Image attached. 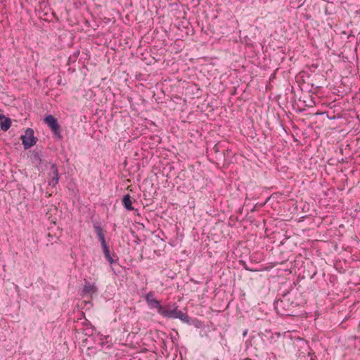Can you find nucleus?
I'll use <instances>...</instances> for the list:
<instances>
[{
    "instance_id": "obj_1",
    "label": "nucleus",
    "mask_w": 360,
    "mask_h": 360,
    "mask_svg": "<svg viewBox=\"0 0 360 360\" xmlns=\"http://www.w3.org/2000/svg\"><path fill=\"white\" fill-rule=\"evenodd\" d=\"M297 292L292 286L288 289L280 290V297L274 302V307L277 314L282 316H290L294 309L300 305L296 297Z\"/></svg>"
},
{
    "instance_id": "obj_2",
    "label": "nucleus",
    "mask_w": 360,
    "mask_h": 360,
    "mask_svg": "<svg viewBox=\"0 0 360 360\" xmlns=\"http://www.w3.org/2000/svg\"><path fill=\"white\" fill-rule=\"evenodd\" d=\"M185 313L182 311L179 310V306L176 302H169L167 304L164 305L161 311H160V315L167 319H179L180 321L182 318H181V315L184 316Z\"/></svg>"
},
{
    "instance_id": "obj_3",
    "label": "nucleus",
    "mask_w": 360,
    "mask_h": 360,
    "mask_svg": "<svg viewBox=\"0 0 360 360\" xmlns=\"http://www.w3.org/2000/svg\"><path fill=\"white\" fill-rule=\"evenodd\" d=\"M34 130L31 128H27L25 134L20 136V140L25 150H27L34 146L37 141V139L34 136Z\"/></svg>"
},
{
    "instance_id": "obj_4",
    "label": "nucleus",
    "mask_w": 360,
    "mask_h": 360,
    "mask_svg": "<svg viewBox=\"0 0 360 360\" xmlns=\"http://www.w3.org/2000/svg\"><path fill=\"white\" fill-rule=\"evenodd\" d=\"M144 298L149 308L152 309H156L158 313L160 314V311H161L163 305L160 304V301L155 298V292L150 291L145 295Z\"/></svg>"
},
{
    "instance_id": "obj_5",
    "label": "nucleus",
    "mask_w": 360,
    "mask_h": 360,
    "mask_svg": "<svg viewBox=\"0 0 360 360\" xmlns=\"http://www.w3.org/2000/svg\"><path fill=\"white\" fill-rule=\"evenodd\" d=\"M98 289L95 283H91L89 281L84 280V285L83 287V290L82 292V296L85 297L87 295H90L91 297L93 295H97Z\"/></svg>"
},
{
    "instance_id": "obj_6",
    "label": "nucleus",
    "mask_w": 360,
    "mask_h": 360,
    "mask_svg": "<svg viewBox=\"0 0 360 360\" xmlns=\"http://www.w3.org/2000/svg\"><path fill=\"white\" fill-rule=\"evenodd\" d=\"M48 175L50 178V180L49 181V185L53 187L56 186L58 184L59 181L58 169L56 164L51 165Z\"/></svg>"
},
{
    "instance_id": "obj_7",
    "label": "nucleus",
    "mask_w": 360,
    "mask_h": 360,
    "mask_svg": "<svg viewBox=\"0 0 360 360\" xmlns=\"http://www.w3.org/2000/svg\"><path fill=\"white\" fill-rule=\"evenodd\" d=\"M181 318H182L181 321L188 325L193 326L197 328H200L202 326V322L200 321L196 318L190 317L186 313H185L184 316L181 315Z\"/></svg>"
},
{
    "instance_id": "obj_8",
    "label": "nucleus",
    "mask_w": 360,
    "mask_h": 360,
    "mask_svg": "<svg viewBox=\"0 0 360 360\" xmlns=\"http://www.w3.org/2000/svg\"><path fill=\"white\" fill-rule=\"evenodd\" d=\"M44 123L50 128V129H57L60 126L58 120L52 115H47L44 119Z\"/></svg>"
},
{
    "instance_id": "obj_9",
    "label": "nucleus",
    "mask_w": 360,
    "mask_h": 360,
    "mask_svg": "<svg viewBox=\"0 0 360 360\" xmlns=\"http://www.w3.org/2000/svg\"><path fill=\"white\" fill-rule=\"evenodd\" d=\"M11 126V119L6 117L3 114H0V127L1 129L6 131Z\"/></svg>"
},
{
    "instance_id": "obj_10",
    "label": "nucleus",
    "mask_w": 360,
    "mask_h": 360,
    "mask_svg": "<svg viewBox=\"0 0 360 360\" xmlns=\"http://www.w3.org/2000/svg\"><path fill=\"white\" fill-rule=\"evenodd\" d=\"M101 248H102L103 252L104 254V256H105V258L106 259V260L108 262H110L111 264L113 263H115L116 260L114 259V258H113L114 255L113 256L111 255L108 243L101 245Z\"/></svg>"
},
{
    "instance_id": "obj_11",
    "label": "nucleus",
    "mask_w": 360,
    "mask_h": 360,
    "mask_svg": "<svg viewBox=\"0 0 360 360\" xmlns=\"http://www.w3.org/2000/svg\"><path fill=\"white\" fill-rule=\"evenodd\" d=\"M122 202L124 207L127 210L131 211V210H134V207L132 206L131 197L129 193H127L123 196Z\"/></svg>"
},
{
    "instance_id": "obj_12",
    "label": "nucleus",
    "mask_w": 360,
    "mask_h": 360,
    "mask_svg": "<svg viewBox=\"0 0 360 360\" xmlns=\"http://www.w3.org/2000/svg\"><path fill=\"white\" fill-rule=\"evenodd\" d=\"M30 159L32 163L37 165L38 168L39 166L42 163L41 155L39 151L32 150L30 154Z\"/></svg>"
},
{
    "instance_id": "obj_13",
    "label": "nucleus",
    "mask_w": 360,
    "mask_h": 360,
    "mask_svg": "<svg viewBox=\"0 0 360 360\" xmlns=\"http://www.w3.org/2000/svg\"><path fill=\"white\" fill-rule=\"evenodd\" d=\"M224 149V146L221 143L219 142L216 143L213 148L212 150L216 155V158L221 159L222 155V151Z\"/></svg>"
},
{
    "instance_id": "obj_14",
    "label": "nucleus",
    "mask_w": 360,
    "mask_h": 360,
    "mask_svg": "<svg viewBox=\"0 0 360 360\" xmlns=\"http://www.w3.org/2000/svg\"><path fill=\"white\" fill-rule=\"evenodd\" d=\"M53 138L56 141H61L63 139V135L61 133L60 126H58L57 129H51Z\"/></svg>"
},
{
    "instance_id": "obj_15",
    "label": "nucleus",
    "mask_w": 360,
    "mask_h": 360,
    "mask_svg": "<svg viewBox=\"0 0 360 360\" xmlns=\"http://www.w3.org/2000/svg\"><path fill=\"white\" fill-rule=\"evenodd\" d=\"M93 227H94L95 233H96L97 236L104 233L103 230L101 227V224L100 221H94Z\"/></svg>"
},
{
    "instance_id": "obj_16",
    "label": "nucleus",
    "mask_w": 360,
    "mask_h": 360,
    "mask_svg": "<svg viewBox=\"0 0 360 360\" xmlns=\"http://www.w3.org/2000/svg\"><path fill=\"white\" fill-rule=\"evenodd\" d=\"M232 153L231 150H229V149L226 150L225 148L223 149L221 158H224V160L226 158L229 159Z\"/></svg>"
},
{
    "instance_id": "obj_17",
    "label": "nucleus",
    "mask_w": 360,
    "mask_h": 360,
    "mask_svg": "<svg viewBox=\"0 0 360 360\" xmlns=\"http://www.w3.org/2000/svg\"><path fill=\"white\" fill-rule=\"evenodd\" d=\"M97 237H98V240L101 242V245L107 244L104 233H103L101 235H98V236H97Z\"/></svg>"
},
{
    "instance_id": "obj_18",
    "label": "nucleus",
    "mask_w": 360,
    "mask_h": 360,
    "mask_svg": "<svg viewBox=\"0 0 360 360\" xmlns=\"http://www.w3.org/2000/svg\"><path fill=\"white\" fill-rule=\"evenodd\" d=\"M94 327H91V328H86V329L85 335H92L93 333H94Z\"/></svg>"
},
{
    "instance_id": "obj_19",
    "label": "nucleus",
    "mask_w": 360,
    "mask_h": 360,
    "mask_svg": "<svg viewBox=\"0 0 360 360\" xmlns=\"http://www.w3.org/2000/svg\"><path fill=\"white\" fill-rule=\"evenodd\" d=\"M79 53H80L79 51H77L74 52L73 54L72 55V57H75V60H76L77 58H78Z\"/></svg>"
},
{
    "instance_id": "obj_20",
    "label": "nucleus",
    "mask_w": 360,
    "mask_h": 360,
    "mask_svg": "<svg viewBox=\"0 0 360 360\" xmlns=\"http://www.w3.org/2000/svg\"><path fill=\"white\" fill-rule=\"evenodd\" d=\"M308 355L311 357V360H314V358L316 357L314 352H309Z\"/></svg>"
},
{
    "instance_id": "obj_21",
    "label": "nucleus",
    "mask_w": 360,
    "mask_h": 360,
    "mask_svg": "<svg viewBox=\"0 0 360 360\" xmlns=\"http://www.w3.org/2000/svg\"><path fill=\"white\" fill-rule=\"evenodd\" d=\"M248 329H245L243 332V337H245L248 334Z\"/></svg>"
},
{
    "instance_id": "obj_22",
    "label": "nucleus",
    "mask_w": 360,
    "mask_h": 360,
    "mask_svg": "<svg viewBox=\"0 0 360 360\" xmlns=\"http://www.w3.org/2000/svg\"><path fill=\"white\" fill-rule=\"evenodd\" d=\"M69 60H72V62H75L76 60H75V57H72V56H70L69 57Z\"/></svg>"
},
{
    "instance_id": "obj_23",
    "label": "nucleus",
    "mask_w": 360,
    "mask_h": 360,
    "mask_svg": "<svg viewBox=\"0 0 360 360\" xmlns=\"http://www.w3.org/2000/svg\"><path fill=\"white\" fill-rule=\"evenodd\" d=\"M328 118L329 120H335V116L334 115L333 117H331V116H328Z\"/></svg>"
},
{
    "instance_id": "obj_24",
    "label": "nucleus",
    "mask_w": 360,
    "mask_h": 360,
    "mask_svg": "<svg viewBox=\"0 0 360 360\" xmlns=\"http://www.w3.org/2000/svg\"><path fill=\"white\" fill-rule=\"evenodd\" d=\"M171 339H172V341L173 342H175V340H176V338H174V337H172V336L171 337Z\"/></svg>"
},
{
    "instance_id": "obj_25",
    "label": "nucleus",
    "mask_w": 360,
    "mask_h": 360,
    "mask_svg": "<svg viewBox=\"0 0 360 360\" xmlns=\"http://www.w3.org/2000/svg\"><path fill=\"white\" fill-rule=\"evenodd\" d=\"M244 267H245V269L246 270H249V271L250 270V269H248V268L247 267V266H246V265H245V266H244Z\"/></svg>"
}]
</instances>
